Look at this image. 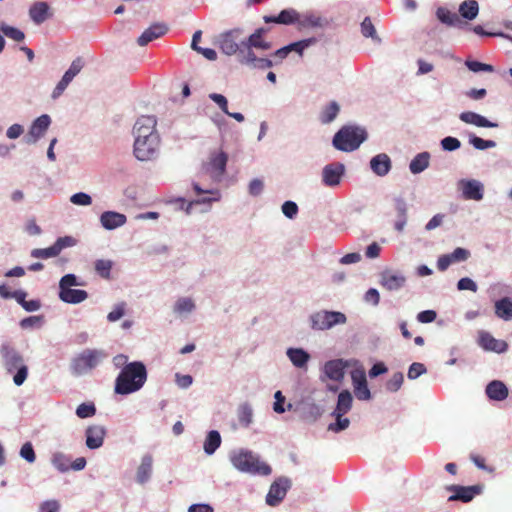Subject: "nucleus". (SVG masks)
Segmentation results:
<instances>
[{"label": "nucleus", "instance_id": "obj_1", "mask_svg": "<svg viewBox=\"0 0 512 512\" xmlns=\"http://www.w3.org/2000/svg\"><path fill=\"white\" fill-rule=\"evenodd\" d=\"M147 380L146 367L142 362L126 364L115 380L116 394L128 395L140 390Z\"/></svg>", "mask_w": 512, "mask_h": 512}, {"label": "nucleus", "instance_id": "obj_2", "mask_svg": "<svg viewBox=\"0 0 512 512\" xmlns=\"http://www.w3.org/2000/svg\"><path fill=\"white\" fill-rule=\"evenodd\" d=\"M229 458L232 465L241 472L262 476L270 475L272 472L267 463L260 461L259 457L249 450H234Z\"/></svg>", "mask_w": 512, "mask_h": 512}, {"label": "nucleus", "instance_id": "obj_3", "mask_svg": "<svg viewBox=\"0 0 512 512\" xmlns=\"http://www.w3.org/2000/svg\"><path fill=\"white\" fill-rule=\"evenodd\" d=\"M157 120L154 116L143 115L139 117L134 125L135 142H137L138 153L147 156L140 147L144 140H148L150 146H159L160 137L156 131Z\"/></svg>", "mask_w": 512, "mask_h": 512}, {"label": "nucleus", "instance_id": "obj_4", "mask_svg": "<svg viewBox=\"0 0 512 512\" xmlns=\"http://www.w3.org/2000/svg\"><path fill=\"white\" fill-rule=\"evenodd\" d=\"M107 357V354L98 349H85L76 355L70 364L71 372L76 375H84L95 369Z\"/></svg>", "mask_w": 512, "mask_h": 512}, {"label": "nucleus", "instance_id": "obj_5", "mask_svg": "<svg viewBox=\"0 0 512 512\" xmlns=\"http://www.w3.org/2000/svg\"><path fill=\"white\" fill-rule=\"evenodd\" d=\"M366 139V132L363 129L344 126L333 137V146L344 152L356 150Z\"/></svg>", "mask_w": 512, "mask_h": 512}, {"label": "nucleus", "instance_id": "obj_6", "mask_svg": "<svg viewBox=\"0 0 512 512\" xmlns=\"http://www.w3.org/2000/svg\"><path fill=\"white\" fill-rule=\"evenodd\" d=\"M310 321L312 329L328 330L335 325L345 324L347 318L342 312L322 310L312 314Z\"/></svg>", "mask_w": 512, "mask_h": 512}, {"label": "nucleus", "instance_id": "obj_7", "mask_svg": "<svg viewBox=\"0 0 512 512\" xmlns=\"http://www.w3.org/2000/svg\"><path fill=\"white\" fill-rule=\"evenodd\" d=\"M243 31L235 28L219 35L218 43L221 51L226 55L236 54L241 48Z\"/></svg>", "mask_w": 512, "mask_h": 512}, {"label": "nucleus", "instance_id": "obj_8", "mask_svg": "<svg viewBox=\"0 0 512 512\" xmlns=\"http://www.w3.org/2000/svg\"><path fill=\"white\" fill-rule=\"evenodd\" d=\"M447 490L453 492V494L448 498V501H462L467 503L472 501L475 496L482 492V486L451 485L447 487Z\"/></svg>", "mask_w": 512, "mask_h": 512}, {"label": "nucleus", "instance_id": "obj_9", "mask_svg": "<svg viewBox=\"0 0 512 512\" xmlns=\"http://www.w3.org/2000/svg\"><path fill=\"white\" fill-rule=\"evenodd\" d=\"M290 487L289 480L286 478H278L275 480L268 491L266 496V503L269 506L278 505L286 496V493Z\"/></svg>", "mask_w": 512, "mask_h": 512}, {"label": "nucleus", "instance_id": "obj_10", "mask_svg": "<svg viewBox=\"0 0 512 512\" xmlns=\"http://www.w3.org/2000/svg\"><path fill=\"white\" fill-rule=\"evenodd\" d=\"M345 173V167L342 163H331L326 165L322 171V181L327 187L338 186Z\"/></svg>", "mask_w": 512, "mask_h": 512}, {"label": "nucleus", "instance_id": "obj_11", "mask_svg": "<svg viewBox=\"0 0 512 512\" xmlns=\"http://www.w3.org/2000/svg\"><path fill=\"white\" fill-rule=\"evenodd\" d=\"M351 379L356 398L359 400H369L371 393L367 385L365 372L362 370H354L351 372Z\"/></svg>", "mask_w": 512, "mask_h": 512}, {"label": "nucleus", "instance_id": "obj_12", "mask_svg": "<svg viewBox=\"0 0 512 512\" xmlns=\"http://www.w3.org/2000/svg\"><path fill=\"white\" fill-rule=\"evenodd\" d=\"M0 353L3 358L5 368L9 373L23 366V359L21 355L11 346L4 344L1 346Z\"/></svg>", "mask_w": 512, "mask_h": 512}, {"label": "nucleus", "instance_id": "obj_13", "mask_svg": "<svg viewBox=\"0 0 512 512\" xmlns=\"http://www.w3.org/2000/svg\"><path fill=\"white\" fill-rule=\"evenodd\" d=\"M478 343L484 350L496 353H503L508 349L506 341L496 339L486 331L479 332Z\"/></svg>", "mask_w": 512, "mask_h": 512}, {"label": "nucleus", "instance_id": "obj_14", "mask_svg": "<svg viewBox=\"0 0 512 512\" xmlns=\"http://www.w3.org/2000/svg\"><path fill=\"white\" fill-rule=\"evenodd\" d=\"M51 123L49 115L44 114L38 117L32 124L27 136V143H36L37 140L44 135Z\"/></svg>", "mask_w": 512, "mask_h": 512}, {"label": "nucleus", "instance_id": "obj_15", "mask_svg": "<svg viewBox=\"0 0 512 512\" xmlns=\"http://www.w3.org/2000/svg\"><path fill=\"white\" fill-rule=\"evenodd\" d=\"M168 32V27L164 23H154L147 28L137 39L140 46H146L149 42L158 39Z\"/></svg>", "mask_w": 512, "mask_h": 512}, {"label": "nucleus", "instance_id": "obj_16", "mask_svg": "<svg viewBox=\"0 0 512 512\" xmlns=\"http://www.w3.org/2000/svg\"><path fill=\"white\" fill-rule=\"evenodd\" d=\"M346 366L347 363L342 359L330 360L325 363L323 371L327 378L340 382L344 378Z\"/></svg>", "mask_w": 512, "mask_h": 512}, {"label": "nucleus", "instance_id": "obj_17", "mask_svg": "<svg viewBox=\"0 0 512 512\" xmlns=\"http://www.w3.org/2000/svg\"><path fill=\"white\" fill-rule=\"evenodd\" d=\"M106 431L99 425L89 426L86 429V445L89 449H97L103 445Z\"/></svg>", "mask_w": 512, "mask_h": 512}, {"label": "nucleus", "instance_id": "obj_18", "mask_svg": "<svg viewBox=\"0 0 512 512\" xmlns=\"http://www.w3.org/2000/svg\"><path fill=\"white\" fill-rule=\"evenodd\" d=\"M265 23H277L290 25L297 23L299 20V13L295 9H284L277 16H264Z\"/></svg>", "mask_w": 512, "mask_h": 512}, {"label": "nucleus", "instance_id": "obj_19", "mask_svg": "<svg viewBox=\"0 0 512 512\" xmlns=\"http://www.w3.org/2000/svg\"><path fill=\"white\" fill-rule=\"evenodd\" d=\"M228 157L226 153L220 151L213 153L207 163V171L216 176H220L225 172Z\"/></svg>", "mask_w": 512, "mask_h": 512}, {"label": "nucleus", "instance_id": "obj_20", "mask_svg": "<svg viewBox=\"0 0 512 512\" xmlns=\"http://www.w3.org/2000/svg\"><path fill=\"white\" fill-rule=\"evenodd\" d=\"M126 220L127 218L124 214L114 211H106L100 217L101 225L107 230H113L124 225Z\"/></svg>", "mask_w": 512, "mask_h": 512}, {"label": "nucleus", "instance_id": "obj_21", "mask_svg": "<svg viewBox=\"0 0 512 512\" xmlns=\"http://www.w3.org/2000/svg\"><path fill=\"white\" fill-rule=\"evenodd\" d=\"M29 16L36 24L45 22L52 16L50 7L46 2H36L29 9Z\"/></svg>", "mask_w": 512, "mask_h": 512}, {"label": "nucleus", "instance_id": "obj_22", "mask_svg": "<svg viewBox=\"0 0 512 512\" xmlns=\"http://www.w3.org/2000/svg\"><path fill=\"white\" fill-rule=\"evenodd\" d=\"M462 190L465 199L476 201L483 199V185L477 180L463 181Z\"/></svg>", "mask_w": 512, "mask_h": 512}, {"label": "nucleus", "instance_id": "obj_23", "mask_svg": "<svg viewBox=\"0 0 512 512\" xmlns=\"http://www.w3.org/2000/svg\"><path fill=\"white\" fill-rule=\"evenodd\" d=\"M372 171L378 176H385L391 169V160L387 154L381 153L370 161Z\"/></svg>", "mask_w": 512, "mask_h": 512}, {"label": "nucleus", "instance_id": "obj_24", "mask_svg": "<svg viewBox=\"0 0 512 512\" xmlns=\"http://www.w3.org/2000/svg\"><path fill=\"white\" fill-rule=\"evenodd\" d=\"M405 281L406 279L403 275L385 271L381 274L380 283L385 289L393 291L400 289L405 284Z\"/></svg>", "mask_w": 512, "mask_h": 512}, {"label": "nucleus", "instance_id": "obj_25", "mask_svg": "<svg viewBox=\"0 0 512 512\" xmlns=\"http://www.w3.org/2000/svg\"><path fill=\"white\" fill-rule=\"evenodd\" d=\"M353 403V397L350 391L343 390L339 393L336 408L332 412V416H344L347 414L351 408Z\"/></svg>", "mask_w": 512, "mask_h": 512}, {"label": "nucleus", "instance_id": "obj_26", "mask_svg": "<svg viewBox=\"0 0 512 512\" xmlns=\"http://www.w3.org/2000/svg\"><path fill=\"white\" fill-rule=\"evenodd\" d=\"M459 118L464 123L472 124L477 127L493 128L498 126L497 123H493L482 115L471 111L462 112Z\"/></svg>", "mask_w": 512, "mask_h": 512}, {"label": "nucleus", "instance_id": "obj_27", "mask_svg": "<svg viewBox=\"0 0 512 512\" xmlns=\"http://www.w3.org/2000/svg\"><path fill=\"white\" fill-rule=\"evenodd\" d=\"M394 208L397 213V220L394 223V228L396 231L402 232L407 223V203L403 198H395Z\"/></svg>", "mask_w": 512, "mask_h": 512}, {"label": "nucleus", "instance_id": "obj_28", "mask_svg": "<svg viewBox=\"0 0 512 512\" xmlns=\"http://www.w3.org/2000/svg\"><path fill=\"white\" fill-rule=\"evenodd\" d=\"M486 394L492 400L502 401L507 398L508 389L503 382L494 380L487 385Z\"/></svg>", "mask_w": 512, "mask_h": 512}, {"label": "nucleus", "instance_id": "obj_29", "mask_svg": "<svg viewBox=\"0 0 512 512\" xmlns=\"http://www.w3.org/2000/svg\"><path fill=\"white\" fill-rule=\"evenodd\" d=\"M88 293L85 290L80 289H64L59 291V298L69 304H78L86 300Z\"/></svg>", "mask_w": 512, "mask_h": 512}, {"label": "nucleus", "instance_id": "obj_30", "mask_svg": "<svg viewBox=\"0 0 512 512\" xmlns=\"http://www.w3.org/2000/svg\"><path fill=\"white\" fill-rule=\"evenodd\" d=\"M266 32L267 29L258 28L247 40H245L246 44L252 48L269 50L271 48V44L263 39V35Z\"/></svg>", "mask_w": 512, "mask_h": 512}, {"label": "nucleus", "instance_id": "obj_31", "mask_svg": "<svg viewBox=\"0 0 512 512\" xmlns=\"http://www.w3.org/2000/svg\"><path fill=\"white\" fill-rule=\"evenodd\" d=\"M152 465H153V458L151 455H145L142 460L141 464L137 469V481L140 484H144L147 482L151 476L152 473Z\"/></svg>", "mask_w": 512, "mask_h": 512}, {"label": "nucleus", "instance_id": "obj_32", "mask_svg": "<svg viewBox=\"0 0 512 512\" xmlns=\"http://www.w3.org/2000/svg\"><path fill=\"white\" fill-rule=\"evenodd\" d=\"M287 356L297 368L305 367L310 359V355L301 348H289L287 350Z\"/></svg>", "mask_w": 512, "mask_h": 512}, {"label": "nucleus", "instance_id": "obj_33", "mask_svg": "<svg viewBox=\"0 0 512 512\" xmlns=\"http://www.w3.org/2000/svg\"><path fill=\"white\" fill-rule=\"evenodd\" d=\"M495 314L497 317L509 321L512 319V301L504 297L495 303Z\"/></svg>", "mask_w": 512, "mask_h": 512}, {"label": "nucleus", "instance_id": "obj_34", "mask_svg": "<svg viewBox=\"0 0 512 512\" xmlns=\"http://www.w3.org/2000/svg\"><path fill=\"white\" fill-rule=\"evenodd\" d=\"M479 5L476 0H465L459 6V14L466 20H473L477 17Z\"/></svg>", "mask_w": 512, "mask_h": 512}, {"label": "nucleus", "instance_id": "obj_35", "mask_svg": "<svg viewBox=\"0 0 512 512\" xmlns=\"http://www.w3.org/2000/svg\"><path fill=\"white\" fill-rule=\"evenodd\" d=\"M430 154L422 152L417 154L410 162L409 169L413 174L424 171L429 166Z\"/></svg>", "mask_w": 512, "mask_h": 512}, {"label": "nucleus", "instance_id": "obj_36", "mask_svg": "<svg viewBox=\"0 0 512 512\" xmlns=\"http://www.w3.org/2000/svg\"><path fill=\"white\" fill-rule=\"evenodd\" d=\"M143 145L140 147L142 150H144L143 153H145L147 156H141V154L138 153V146L137 142H134V155L135 157L140 161H149L154 159L158 154L159 146H150L148 140L142 141Z\"/></svg>", "mask_w": 512, "mask_h": 512}, {"label": "nucleus", "instance_id": "obj_37", "mask_svg": "<svg viewBox=\"0 0 512 512\" xmlns=\"http://www.w3.org/2000/svg\"><path fill=\"white\" fill-rule=\"evenodd\" d=\"M339 111L340 107L338 103L336 101H331L320 113L319 119L321 123H331L337 117Z\"/></svg>", "mask_w": 512, "mask_h": 512}, {"label": "nucleus", "instance_id": "obj_38", "mask_svg": "<svg viewBox=\"0 0 512 512\" xmlns=\"http://www.w3.org/2000/svg\"><path fill=\"white\" fill-rule=\"evenodd\" d=\"M221 444V436L218 431L212 430L208 433L204 441V451L206 454H213Z\"/></svg>", "mask_w": 512, "mask_h": 512}, {"label": "nucleus", "instance_id": "obj_39", "mask_svg": "<svg viewBox=\"0 0 512 512\" xmlns=\"http://www.w3.org/2000/svg\"><path fill=\"white\" fill-rule=\"evenodd\" d=\"M437 17L442 22L449 26H458L461 25L462 22L459 16L456 13L450 12L448 9L440 7L437 9Z\"/></svg>", "mask_w": 512, "mask_h": 512}, {"label": "nucleus", "instance_id": "obj_40", "mask_svg": "<svg viewBox=\"0 0 512 512\" xmlns=\"http://www.w3.org/2000/svg\"><path fill=\"white\" fill-rule=\"evenodd\" d=\"M113 262L108 259H98L94 263V269L96 273L103 279H111V270Z\"/></svg>", "mask_w": 512, "mask_h": 512}, {"label": "nucleus", "instance_id": "obj_41", "mask_svg": "<svg viewBox=\"0 0 512 512\" xmlns=\"http://www.w3.org/2000/svg\"><path fill=\"white\" fill-rule=\"evenodd\" d=\"M238 57L241 63L250 66H252V64L258 59L252 51V47L248 46L245 41H241V48L238 51Z\"/></svg>", "mask_w": 512, "mask_h": 512}, {"label": "nucleus", "instance_id": "obj_42", "mask_svg": "<svg viewBox=\"0 0 512 512\" xmlns=\"http://www.w3.org/2000/svg\"><path fill=\"white\" fill-rule=\"evenodd\" d=\"M297 23L301 26V27H321L323 26V23H324V20L320 17V16H317L313 13H307V14H304V15H301L299 13V20L297 21Z\"/></svg>", "mask_w": 512, "mask_h": 512}, {"label": "nucleus", "instance_id": "obj_43", "mask_svg": "<svg viewBox=\"0 0 512 512\" xmlns=\"http://www.w3.org/2000/svg\"><path fill=\"white\" fill-rule=\"evenodd\" d=\"M53 466L60 472H67L70 469V459L62 453H55L52 457Z\"/></svg>", "mask_w": 512, "mask_h": 512}, {"label": "nucleus", "instance_id": "obj_44", "mask_svg": "<svg viewBox=\"0 0 512 512\" xmlns=\"http://www.w3.org/2000/svg\"><path fill=\"white\" fill-rule=\"evenodd\" d=\"M59 253L57 252L54 244L48 248H36L31 251V256L33 258L38 259H48L52 257L58 256Z\"/></svg>", "mask_w": 512, "mask_h": 512}, {"label": "nucleus", "instance_id": "obj_45", "mask_svg": "<svg viewBox=\"0 0 512 512\" xmlns=\"http://www.w3.org/2000/svg\"><path fill=\"white\" fill-rule=\"evenodd\" d=\"M361 32L364 37H371L373 40L380 42L381 39L376 34L375 27L369 17H365L361 23Z\"/></svg>", "mask_w": 512, "mask_h": 512}, {"label": "nucleus", "instance_id": "obj_46", "mask_svg": "<svg viewBox=\"0 0 512 512\" xmlns=\"http://www.w3.org/2000/svg\"><path fill=\"white\" fill-rule=\"evenodd\" d=\"M195 308V304L191 298H180L175 304L174 311L176 313H189Z\"/></svg>", "mask_w": 512, "mask_h": 512}, {"label": "nucleus", "instance_id": "obj_47", "mask_svg": "<svg viewBox=\"0 0 512 512\" xmlns=\"http://www.w3.org/2000/svg\"><path fill=\"white\" fill-rule=\"evenodd\" d=\"M467 68L472 72H493L494 67L490 64L482 63L476 60H467L465 62Z\"/></svg>", "mask_w": 512, "mask_h": 512}, {"label": "nucleus", "instance_id": "obj_48", "mask_svg": "<svg viewBox=\"0 0 512 512\" xmlns=\"http://www.w3.org/2000/svg\"><path fill=\"white\" fill-rule=\"evenodd\" d=\"M1 31L3 32V34L11 39H13L14 41H17V42H21L24 40L25 38V35L24 33L15 28V27H11V26H8V25H3L1 27Z\"/></svg>", "mask_w": 512, "mask_h": 512}, {"label": "nucleus", "instance_id": "obj_49", "mask_svg": "<svg viewBox=\"0 0 512 512\" xmlns=\"http://www.w3.org/2000/svg\"><path fill=\"white\" fill-rule=\"evenodd\" d=\"M403 381L404 376L401 372L394 373L386 383V388L388 391L396 392L401 388Z\"/></svg>", "mask_w": 512, "mask_h": 512}, {"label": "nucleus", "instance_id": "obj_50", "mask_svg": "<svg viewBox=\"0 0 512 512\" xmlns=\"http://www.w3.org/2000/svg\"><path fill=\"white\" fill-rule=\"evenodd\" d=\"M336 422L330 423L328 426V430L338 433L347 429L350 425V420L348 418H344L343 416H334Z\"/></svg>", "mask_w": 512, "mask_h": 512}, {"label": "nucleus", "instance_id": "obj_51", "mask_svg": "<svg viewBox=\"0 0 512 512\" xmlns=\"http://www.w3.org/2000/svg\"><path fill=\"white\" fill-rule=\"evenodd\" d=\"M95 413H96V408H95L94 404H92V403L91 404L82 403L76 409V415L82 419L92 417L95 415Z\"/></svg>", "mask_w": 512, "mask_h": 512}, {"label": "nucleus", "instance_id": "obj_52", "mask_svg": "<svg viewBox=\"0 0 512 512\" xmlns=\"http://www.w3.org/2000/svg\"><path fill=\"white\" fill-rule=\"evenodd\" d=\"M84 62L82 58H76L70 65L69 69L65 72L64 76L68 77L71 81L82 70Z\"/></svg>", "mask_w": 512, "mask_h": 512}, {"label": "nucleus", "instance_id": "obj_53", "mask_svg": "<svg viewBox=\"0 0 512 512\" xmlns=\"http://www.w3.org/2000/svg\"><path fill=\"white\" fill-rule=\"evenodd\" d=\"M20 456L29 463H33L36 460L35 451L30 442H26L20 449Z\"/></svg>", "mask_w": 512, "mask_h": 512}, {"label": "nucleus", "instance_id": "obj_54", "mask_svg": "<svg viewBox=\"0 0 512 512\" xmlns=\"http://www.w3.org/2000/svg\"><path fill=\"white\" fill-rule=\"evenodd\" d=\"M426 367L424 364L422 363H419V362H414L410 365L409 369H408V378L411 379V380H414L416 378H418L419 376H421L422 374H425L426 373Z\"/></svg>", "mask_w": 512, "mask_h": 512}, {"label": "nucleus", "instance_id": "obj_55", "mask_svg": "<svg viewBox=\"0 0 512 512\" xmlns=\"http://www.w3.org/2000/svg\"><path fill=\"white\" fill-rule=\"evenodd\" d=\"M316 43V38L303 39L289 44L290 51H296L302 54L303 50Z\"/></svg>", "mask_w": 512, "mask_h": 512}, {"label": "nucleus", "instance_id": "obj_56", "mask_svg": "<svg viewBox=\"0 0 512 512\" xmlns=\"http://www.w3.org/2000/svg\"><path fill=\"white\" fill-rule=\"evenodd\" d=\"M75 244H76L75 238H73L72 236H64V237L58 238L56 240V242L54 243V246H55L57 252L60 254L63 249L72 247Z\"/></svg>", "mask_w": 512, "mask_h": 512}, {"label": "nucleus", "instance_id": "obj_57", "mask_svg": "<svg viewBox=\"0 0 512 512\" xmlns=\"http://www.w3.org/2000/svg\"><path fill=\"white\" fill-rule=\"evenodd\" d=\"M470 143L478 150H484L488 148H493L496 146V143L492 140H484L480 137L474 136L470 139Z\"/></svg>", "mask_w": 512, "mask_h": 512}, {"label": "nucleus", "instance_id": "obj_58", "mask_svg": "<svg viewBox=\"0 0 512 512\" xmlns=\"http://www.w3.org/2000/svg\"><path fill=\"white\" fill-rule=\"evenodd\" d=\"M70 201L75 205L87 206L91 204L92 199L88 194L84 192H78L71 196Z\"/></svg>", "mask_w": 512, "mask_h": 512}, {"label": "nucleus", "instance_id": "obj_59", "mask_svg": "<svg viewBox=\"0 0 512 512\" xmlns=\"http://www.w3.org/2000/svg\"><path fill=\"white\" fill-rule=\"evenodd\" d=\"M76 285H79L76 276L74 274H66L61 278L59 282V291H63L64 289H71L72 286Z\"/></svg>", "mask_w": 512, "mask_h": 512}, {"label": "nucleus", "instance_id": "obj_60", "mask_svg": "<svg viewBox=\"0 0 512 512\" xmlns=\"http://www.w3.org/2000/svg\"><path fill=\"white\" fill-rule=\"evenodd\" d=\"M452 263L462 262L468 259L470 252L467 249L458 247L449 254Z\"/></svg>", "mask_w": 512, "mask_h": 512}, {"label": "nucleus", "instance_id": "obj_61", "mask_svg": "<svg viewBox=\"0 0 512 512\" xmlns=\"http://www.w3.org/2000/svg\"><path fill=\"white\" fill-rule=\"evenodd\" d=\"M282 212L287 218L293 219L298 213V206L293 201H286L282 205Z\"/></svg>", "mask_w": 512, "mask_h": 512}, {"label": "nucleus", "instance_id": "obj_62", "mask_svg": "<svg viewBox=\"0 0 512 512\" xmlns=\"http://www.w3.org/2000/svg\"><path fill=\"white\" fill-rule=\"evenodd\" d=\"M441 146L446 151H454L461 146V143L457 138L448 136L442 139Z\"/></svg>", "mask_w": 512, "mask_h": 512}, {"label": "nucleus", "instance_id": "obj_63", "mask_svg": "<svg viewBox=\"0 0 512 512\" xmlns=\"http://www.w3.org/2000/svg\"><path fill=\"white\" fill-rule=\"evenodd\" d=\"M70 83H71V80L68 79V77H65L63 75L62 79L58 82V84L56 85V87L54 88V90L52 92V95H51L52 98L57 99L58 97H60Z\"/></svg>", "mask_w": 512, "mask_h": 512}, {"label": "nucleus", "instance_id": "obj_64", "mask_svg": "<svg viewBox=\"0 0 512 512\" xmlns=\"http://www.w3.org/2000/svg\"><path fill=\"white\" fill-rule=\"evenodd\" d=\"M60 504L56 500H47L40 505L39 512H59Z\"/></svg>", "mask_w": 512, "mask_h": 512}]
</instances>
